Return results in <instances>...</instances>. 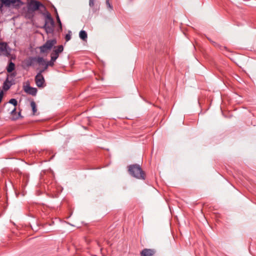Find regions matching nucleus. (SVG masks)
I'll return each mask as SVG.
<instances>
[{
    "instance_id": "f257e3e1",
    "label": "nucleus",
    "mask_w": 256,
    "mask_h": 256,
    "mask_svg": "<svg viewBox=\"0 0 256 256\" xmlns=\"http://www.w3.org/2000/svg\"><path fill=\"white\" fill-rule=\"evenodd\" d=\"M128 172L132 176L141 180H144L146 174L140 166L138 164L130 165L128 166Z\"/></svg>"
},
{
    "instance_id": "f03ea898",
    "label": "nucleus",
    "mask_w": 256,
    "mask_h": 256,
    "mask_svg": "<svg viewBox=\"0 0 256 256\" xmlns=\"http://www.w3.org/2000/svg\"><path fill=\"white\" fill-rule=\"evenodd\" d=\"M40 7L44 8V5L39 2L32 0L28 4V14L26 16L30 18L33 16V13L38 10Z\"/></svg>"
},
{
    "instance_id": "7ed1b4c3",
    "label": "nucleus",
    "mask_w": 256,
    "mask_h": 256,
    "mask_svg": "<svg viewBox=\"0 0 256 256\" xmlns=\"http://www.w3.org/2000/svg\"><path fill=\"white\" fill-rule=\"evenodd\" d=\"M1 4L6 8H18L23 3L20 0H0Z\"/></svg>"
},
{
    "instance_id": "20e7f679",
    "label": "nucleus",
    "mask_w": 256,
    "mask_h": 256,
    "mask_svg": "<svg viewBox=\"0 0 256 256\" xmlns=\"http://www.w3.org/2000/svg\"><path fill=\"white\" fill-rule=\"evenodd\" d=\"M56 44V40H48L44 45L40 47L41 53H46L50 51L52 46Z\"/></svg>"
},
{
    "instance_id": "39448f33",
    "label": "nucleus",
    "mask_w": 256,
    "mask_h": 256,
    "mask_svg": "<svg viewBox=\"0 0 256 256\" xmlns=\"http://www.w3.org/2000/svg\"><path fill=\"white\" fill-rule=\"evenodd\" d=\"M54 21L52 18L50 14H48L46 16V24L44 26V28L46 30V32L48 34H51L54 31Z\"/></svg>"
},
{
    "instance_id": "423d86ee",
    "label": "nucleus",
    "mask_w": 256,
    "mask_h": 256,
    "mask_svg": "<svg viewBox=\"0 0 256 256\" xmlns=\"http://www.w3.org/2000/svg\"><path fill=\"white\" fill-rule=\"evenodd\" d=\"M8 48V46L6 42H0V56H8L10 54Z\"/></svg>"
},
{
    "instance_id": "0eeeda50",
    "label": "nucleus",
    "mask_w": 256,
    "mask_h": 256,
    "mask_svg": "<svg viewBox=\"0 0 256 256\" xmlns=\"http://www.w3.org/2000/svg\"><path fill=\"white\" fill-rule=\"evenodd\" d=\"M64 50V47L62 45L58 46L56 48H54V49L51 54V56L52 58V60H56L59 56V54L61 53Z\"/></svg>"
},
{
    "instance_id": "6e6552de",
    "label": "nucleus",
    "mask_w": 256,
    "mask_h": 256,
    "mask_svg": "<svg viewBox=\"0 0 256 256\" xmlns=\"http://www.w3.org/2000/svg\"><path fill=\"white\" fill-rule=\"evenodd\" d=\"M35 82L38 88H42L44 86V79L42 74H38L35 77Z\"/></svg>"
},
{
    "instance_id": "1a4fd4ad",
    "label": "nucleus",
    "mask_w": 256,
    "mask_h": 256,
    "mask_svg": "<svg viewBox=\"0 0 256 256\" xmlns=\"http://www.w3.org/2000/svg\"><path fill=\"white\" fill-rule=\"evenodd\" d=\"M24 90L26 92L32 96H36L37 92L36 88L31 87L29 85L24 86Z\"/></svg>"
},
{
    "instance_id": "9d476101",
    "label": "nucleus",
    "mask_w": 256,
    "mask_h": 256,
    "mask_svg": "<svg viewBox=\"0 0 256 256\" xmlns=\"http://www.w3.org/2000/svg\"><path fill=\"white\" fill-rule=\"evenodd\" d=\"M156 253L154 249L145 248L140 252V256H153Z\"/></svg>"
},
{
    "instance_id": "9b49d317",
    "label": "nucleus",
    "mask_w": 256,
    "mask_h": 256,
    "mask_svg": "<svg viewBox=\"0 0 256 256\" xmlns=\"http://www.w3.org/2000/svg\"><path fill=\"white\" fill-rule=\"evenodd\" d=\"M34 62H36V57H29L24 61V64L26 67L32 66Z\"/></svg>"
},
{
    "instance_id": "f8f14e48",
    "label": "nucleus",
    "mask_w": 256,
    "mask_h": 256,
    "mask_svg": "<svg viewBox=\"0 0 256 256\" xmlns=\"http://www.w3.org/2000/svg\"><path fill=\"white\" fill-rule=\"evenodd\" d=\"M79 36L84 41H86L88 38L87 33L86 31L82 30L80 32Z\"/></svg>"
},
{
    "instance_id": "ddd939ff",
    "label": "nucleus",
    "mask_w": 256,
    "mask_h": 256,
    "mask_svg": "<svg viewBox=\"0 0 256 256\" xmlns=\"http://www.w3.org/2000/svg\"><path fill=\"white\" fill-rule=\"evenodd\" d=\"M36 62L40 65L46 66V61L42 57H36Z\"/></svg>"
},
{
    "instance_id": "4468645a",
    "label": "nucleus",
    "mask_w": 256,
    "mask_h": 256,
    "mask_svg": "<svg viewBox=\"0 0 256 256\" xmlns=\"http://www.w3.org/2000/svg\"><path fill=\"white\" fill-rule=\"evenodd\" d=\"M15 68V64L12 62H10L7 66L6 70L8 72H12Z\"/></svg>"
},
{
    "instance_id": "2eb2a0df",
    "label": "nucleus",
    "mask_w": 256,
    "mask_h": 256,
    "mask_svg": "<svg viewBox=\"0 0 256 256\" xmlns=\"http://www.w3.org/2000/svg\"><path fill=\"white\" fill-rule=\"evenodd\" d=\"M30 106H31V107L32 110L33 115H34L37 110L36 107V104L35 102L34 101H32L30 102Z\"/></svg>"
},
{
    "instance_id": "dca6fc26",
    "label": "nucleus",
    "mask_w": 256,
    "mask_h": 256,
    "mask_svg": "<svg viewBox=\"0 0 256 256\" xmlns=\"http://www.w3.org/2000/svg\"><path fill=\"white\" fill-rule=\"evenodd\" d=\"M55 61L56 60H52V58L51 57V60L50 61L48 62H46V66H45V69H47L48 66H52Z\"/></svg>"
},
{
    "instance_id": "f3484780",
    "label": "nucleus",
    "mask_w": 256,
    "mask_h": 256,
    "mask_svg": "<svg viewBox=\"0 0 256 256\" xmlns=\"http://www.w3.org/2000/svg\"><path fill=\"white\" fill-rule=\"evenodd\" d=\"M55 12H56V17L57 22L58 23L59 26H60V28H62V23H61L60 17L58 16V13L57 10H56V9L55 10Z\"/></svg>"
},
{
    "instance_id": "a211bd4d",
    "label": "nucleus",
    "mask_w": 256,
    "mask_h": 256,
    "mask_svg": "<svg viewBox=\"0 0 256 256\" xmlns=\"http://www.w3.org/2000/svg\"><path fill=\"white\" fill-rule=\"evenodd\" d=\"M9 103L13 104L14 106H16L18 104V102L14 98H12L10 100Z\"/></svg>"
},
{
    "instance_id": "6ab92c4d",
    "label": "nucleus",
    "mask_w": 256,
    "mask_h": 256,
    "mask_svg": "<svg viewBox=\"0 0 256 256\" xmlns=\"http://www.w3.org/2000/svg\"><path fill=\"white\" fill-rule=\"evenodd\" d=\"M110 0H106V4L108 6V8H110V9L112 10V6L110 4V2H109Z\"/></svg>"
},
{
    "instance_id": "aec40b11",
    "label": "nucleus",
    "mask_w": 256,
    "mask_h": 256,
    "mask_svg": "<svg viewBox=\"0 0 256 256\" xmlns=\"http://www.w3.org/2000/svg\"><path fill=\"white\" fill-rule=\"evenodd\" d=\"M66 40V42L70 40L71 38V35L70 34H66L65 37Z\"/></svg>"
},
{
    "instance_id": "412c9836",
    "label": "nucleus",
    "mask_w": 256,
    "mask_h": 256,
    "mask_svg": "<svg viewBox=\"0 0 256 256\" xmlns=\"http://www.w3.org/2000/svg\"><path fill=\"white\" fill-rule=\"evenodd\" d=\"M10 86L6 84V82H5L4 84V90H8L10 88Z\"/></svg>"
},
{
    "instance_id": "4be33fe9",
    "label": "nucleus",
    "mask_w": 256,
    "mask_h": 256,
    "mask_svg": "<svg viewBox=\"0 0 256 256\" xmlns=\"http://www.w3.org/2000/svg\"><path fill=\"white\" fill-rule=\"evenodd\" d=\"M94 4V0H89V5L90 7H93Z\"/></svg>"
},
{
    "instance_id": "5701e85b",
    "label": "nucleus",
    "mask_w": 256,
    "mask_h": 256,
    "mask_svg": "<svg viewBox=\"0 0 256 256\" xmlns=\"http://www.w3.org/2000/svg\"><path fill=\"white\" fill-rule=\"evenodd\" d=\"M20 116V112H19L18 115H16V116H14L12 118V120H16L18 119Z\"/></svg>"
},
{
    "instance_id": "b1692460",
    "label": "nucleus",
    "mask_w": 256,
    "mask_h": 256,
    "mask_svg": "<svg viewBox=\"0 0 256 256\" xmlns=\"http://www.w3.org/2000/svg\"><path fill=\"white\" fill-rule=\"evenodd\" d=\"M10 113H11L12 115V117L14 116H16V108H14V109H12Z\"/></svg>"
},
{
    "instance_id": "393cba45",
    "label": "nucleus",
    "mask_w": 256,
    "mask_h": 256,
    "mask_svg": "<svg viewBox=\"0 0 256 256\" xmlns=\"http://www.w3.org/2000/svg\"><path fill=\"white\" fill-rule=\"evenodd\" d=\"M3 96H4V92L2 91H1L0 92V103L1 102L2 100Z\"/></svg>"
},
{
    "instance_id": "a878e982",
    "label": "nucleus",
    "mask_w": 256,
    "mask_h": 256,
    "mask_svg": "<svg viewBox=\"0 0 256 256\" xmlns=\"http://www.w3.org/2000/svg\"><path fill=\"white\" fill-rule=\"evenodd\" d=\"M4 6H2V4H0V10L1 12H2H2H4Z\"/></svg>"
},
{
    "instance_id": "bb28decb",
    "label": "nucleus",
    "mask_w": 256,
    "mask_h": 256,
    "mask_svg": "<svg viewBox=\"0 0 256 256\" xmlns=\"http://www.w3.org/2000/svg\"><path fill=\"white\" fill-rule=\"evenodd\" d=\"M46 70V69H45V66H44L43 69L40 70V72L38 74H42V73L44 72V70Z\"/></svg>"
},
{
    "instance_id": "cd10ccee",
    "label": "nucleus",
    "mask_w": 256,
    "mask_h": 256,
    "mask_svg": "<svg viewBox=\"0 0 256 256\" xmlns=\"http://www.w3.org/2000/svg\"><path fill=\"white\" fill-rule=\"evenodd\" d=\"M212 44H213L214 46H218V44H216V42H214V41H213V42H212Z\"/></svg>"
},
{
    "instance_id": "c85d7f7f",
    "label": "nucleus",
    "mask_w": 256,
    "mask_h": 256,
    "mask_svg": "<svg viewBox=\"0 0 256 256\" xmlns=\"http://www.w3.org/2000/svg\"><path fill=\"white\" fill-rule=\"evenodd\" d=\"M207 38L208 39V40L210 42H213L211 39H210V38Z\"/></svg>"
}]
</instances>
